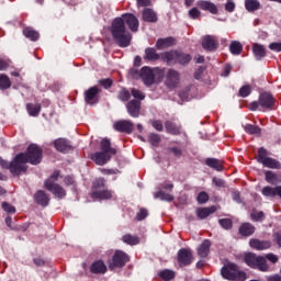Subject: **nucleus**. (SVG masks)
<instances>
[{
    "mask_svg": "<svg viewBox=\"0 0 281 281\" xmlns=\"http://www.w3.org/2000/svg\"><path fill=\"white\" fill-rule=\"evenodd\" d=\"M138 30L139 20L133 13H123L122 16L114 18L109 26V32L114 43L122 48L131 47V42L133 41L131 32H137Z\"/></svg>",
    "mask_w": 281,
    "mask_h": 281,
    "instance_id": "obj_1",
    "label": "nucleus"
},
{
    "mask_svg": "<svg viewBox=\"0 0 281 281\" xmlns=\"http://www.w3.org/2000/svg\"><path fill=\"white\" fill-rule=\"evenodd\" d=\"M101 151H97L92 155L91 159L97 166H104L111 161L113 155H117V149L111 147V139L103 138L100 142Z\"/></svg>",
    "mask_w": 281,
    "mask_h": 281,
    "instance_id": "obj_2",
    "label": "nucleus"
},
{
    "mask_svg": "<svg viewBox=\"0 0 281 281\" xmlns=\"http://www.w3.org/2000/svg\"><path fill=\"white\" fill-rule=\"evenodd\" d=\"M192 60V55L179 50H169L162 53V63H167L169 67L173 65H189Z\"/></svg>",
    "mask_w": 281,
    "mask_h": 281,
    "instance_id": "obj_3",
    "label": "nucleus"
},
{
    "mask_svg": "<svg viewBox=\"0 0 281 281\" xmlns=\"http://www.w3.org/2000/svg\"><path fill=\"white\" fill-rule=\"evenodd\" d=\"M221 276L224 280L229 281H245L247 280V273L238 267L236 263H226L221 269Z\"/></svg>",
    "mask_w": 281,
    "mask_h": 281,
    "instance_id": "obj_4",
    "label": "nucleus"
},
{
    "mask_svg": "<svg viewBox=\"0 0 281 281\" xmlns=\"http://www.w3.org/2000/svg\"><path fill=\"white\" fill-rule=\"evenodd\" d=\"M263 109L265 111H273L276 106V98L271 92H262L259 94L258 101H252L249 104L250 111H258V108Z\"/></svg>",
    "mask_w": 281,
    "mask_h": 281,
    "instance_id": "obj_5",
    "label": "nucleus"
},
{
    "mask_svg": "<svg viewBox=\"0 0 281 281\" xmlns=\"http://www.w3.org/2000/svg\"><path fill=\"white\" fill-rule=\"evenodd\" d=\"M244 262L250 267V269H258V271H262L263 273L269 271V263H267V259L254 252H247L244 256Z\"/></svg>",
    "mask_w": 281,
    "mask_h": 281,
    "instance_id": "obj_6",
    "label": "nucleus"
},
{
    "mask_svg": "<svg viewBox=\"0 0 281 281\" xmlns=\"http://www.w3.org/2000/svg\"><path fill=\"white\" fill-rule=\"evenodd\" d=\"M22 155H24L26 164H31V166H38L43 161V148L36 144L29 145Z\"/></svg>",
    "mask_w": 281,
    "mask_h": 281,
    "instance_id": "obj_7",
    "label": "nucleus"
},
{
    "mask_svg": "<svg viewBox=\"0 0 281 281\" xmlns=\"http://www.w3.org/2000/svg\"><path fill=\"white\" fill-rule=\"evenodd\" d=\"M25 160V154H18L12 161H10V169L12 176L21 177V175H25L27 172V165Z\"/></svg>",
    "mask_w": 281,
    "mask_h": 281,
    "instance_id": "obj_8",
    "label": "nucleus"
},
{
    "mask_svg": "<svg viewBox=\"0 0 281 281\" xmlns=\"http://www.w3.org/2000/svg\"><path fill=\"white\" fill-rule=\"evenodd\" d=\"M267 149L265 147H260L258 149L257 161L258 164H262L263 168H270L271 170H281L280 160L268 157Z\"/></svg>",
    "mask_w": 281,
    "mask_h": 281,
    "instance_id": "obj_9",
    "label": "nucleus"
},
{
    "mask_svg": "<svg viewBox=\"0 0 281 281\" xmlns=\"http://www.w3.org/2000/svg\"><path fill=\"white\" fill-rule=\"evenodd\" d=\"M127 262H131L128 254L123 250H115L112 257V262L109 265V269L110 271H113L114 269H122L123 267H126Z\"/></svg>",
    "mask_w": 281,
    "mask_h": 281,
    "instance_id": "obj_10",
    "label": "nucleus"
},
{
    "mask_svg": "<svg viewBox=\"0 0 281 281\" xmlns=\"http://www.w3.org/2000/svg\"><path fill=\"white\" fill-rule=\"evenodd\" d=\"M102 90L98 86L90 87L83 92V100L89 106H95L100 102V93Z\"/></svg>",
    "mask_w": 281,
    "mask_h": 281,
    "instance_id": "obj_11",
    "label": "nucleus"
},
{
    "mask_svg": "<svg viewBox=\"0 0 281 281\" xmlns=\"http://www.w3.org/2000/svg\"><path fill=\"white\" fill-rule=\"evenodd\" d=\"M192 250L189 248H181L178 250L177 261L179 267H190L192 265Z\"/></svg>",
    "mask_w": 281,
    "mask_h": 281,
    "instance_id": "obj_12",
    "label": "nucleus"
},
{
    "mask_svg": "<svg viewBox=\"0 0 281 281\" xmlns=\"http://www.w3.org/2000/svg\"><path fill=\"white\" fill-rule=\"evenodd\" d=\"M181 80V75L176 69H169L166 74L165 85L168 89H177Z\"/></svg>",
    "mask_w": 281,
    "mask_h": 281,
    "instance_id": "obj_13",
    "label": "nucleus"
},
{
    "mask_svg": "<svg viewBox=\"0 0 281 281\" xmlns=\"http://www.w3.org/2000/svg\"><path fill=\"white\" fill-rule=\"evenodd\" d=\"M45 188L48 190V192H52L54 196H57V199H65V196H67V191H65L60 184L54 182L53 180H46Z\"/></svg>",
    "mask_w": 281,
    "mask_h": 281,
    "instance_id": "obj_14",
    "label": "nucleus"
},
{
    "mask_svg": "<svg viewBox=\"0 0 281 281\" xmlns=\"http://www.w3.org/2000/svg\"><path fill=\"white\" fill-rule=\"evenodd\" d=\"M113 128L114 131H117V133H126V135H131L135 130V124L128 120H121L113 124Z\"/></svg>",
    "mask_w": 281,
    "mask_h": 281,
    "instance_id": "obj_15",
    "label": "nucleus"
},
{
    "mask_svg": "<svg viewBox=\"0 0 281 281\" xmlns=\"http://www.w3.org/2000/svg\"><path fill=\"white\" fill-rule=\"evenodd\" d=\"M126 111L131 117H139L142 115V101L133 99L126 103Z\"/></svg>",
    "mask_w": 281,
    "mask_h": 281,
    "instance_id": "obj_16",
    "label": "nucleus"
},
{
    "mask_svg": "<svg viewBox=\"0 0 281 281\" xmlns=\"http://www.w3.org/2000/svg\"><path fill=\"white\" fill-rule=\"evenodd\" d=\"M140 78L146 87L155 85V71L148 66L140 69Z\"/></svg>",
    "mask_w": 281,
    "mask_h": 281,
    "instance_id": "obj_17",
    "label": "nucleus"
},
{
    "mask_svg": "<svg viewBox=\"0 0 281 281\" xmlns=\"http://www.w3.org/2000/svg\"><path fill=\"white\" fill-rule=\"evenodd\" d=\"M143 60L146 63H157V60H164V53H157V48L147 47L145 48V54Z\"/></svg>",
    "mask_w": 281,
    "mask_h": 281,
    "instance_id": "obj_18",
    "label": "nucleus"
},
{
    "mask_svg": "<svg viewBox=\"0 0 281 281\" xmlns=\"http://www.w3.org/2000/svg\"><path fill=\"white\" fill-rule=\"evenodd\" d=\"M202 47L205 52H216L218 49V40L214 35H206L202 38Z\"/></svg>",
    "mask_w": 281,
    "mask_h": 281,
    "instance_id": "obj_19",
    "label": "nucleus"
},
{
    "mask_svg": "<svg viewBox=\"0 0 281 281\" xmlns=\"http://www.w3.org/2000/svg\"><path fill=\"white\" fill-rule=\"evenodd\" d=\"M53 144L58 153L67 154L70 150H74V146L71 145V142L66 138H57L54 140Z\"/></svg>",
    "mask_w": 281,
    "mask_h": 281,
    "instance_id": "obj_20",
    "label": "nucleus"
},
{
    "mask_svg": "<svg viewBox=\"0 0 281 281\" xmlns=\"http://www.w3.org/2000/svg\"><path fill=\"white\" fill-rule=\"evenodd\" d=\"M249 246L257 251H263L271 248V241L252 238L249 240Z\"/></svg>",
    "mask_w": 281,
    "mask_h": 281,
    "instance_id": "obj_21",
    "label": "nucleus"
},
{
    "mask_svg": "<svg viewBox=\"0 0 281 281\" xmlns=\"http://www.w3.org/2000/svg\"><path fill=\"white\" fill-rule=\"evenodd\" d=\"M198 8L204 12H210L211 14H218V7L214 2L207 0L198 1Z\"/></svg>",
    "mask_w": 281,
    "mask_h": 281,
    "instance_id": "obj_22",
    "label": "nucleus"
},
{
    "mask_svg": "<svg viewBox=\"0 0 281 281\" xmlns=\"http://www.w3.org/2000/svg\"><path fill=\"white\" fill-rule=\"evenodd\" d=\"M239 235L245 238H249V236H254L256 234V226L249 222H245L239 226Z\"/></svg>",
    "mask_w": 281,
    "mask_h": 281,
    "instance_id": "obj_23",
    "label": "nucleus"
},
{
    "mask_svg": "<svg viewBox=\"0 0 281 281\" xmlns=\"http://www.w3.org/2000/svg\"><path fill=\"white\" fill-rule=\"evenodd\" d=\"M34 201L35 203H37V205H42V207H47V205H49V195H47L45 191L38 190L34 194Z\"/></svg>",
    "mask_w": 281,
    "mask_h": 281,
    "instance_id": "obj_24",
    "label": "nucleus"
},
{
    "mask_svg": "<svg viewBox=\"0 0 281 281\" xmlns=\"http://www.w3.org/2000/svg\"><path fill=\"white\" fill-rule=\"evenodd\" d=\"M211 247L212 241L210 239H204L202 244L198 247V256H200V258H207L210 256Z\"/></svg>",
    "mask_w": 281,
    "mask_h": 281,
    "instance_id": "obj_25",
    "label": "nucleus"
},
{
    "mask_svg": "<svg viewBox=\"0 0 281 281\" xmlns=\"http://www.w3.org/2000/svg\"><path fill=\"white\" fill-rule=\"evenodd\" d=\"M252 53L256 60H262V58L267 57V48L265 47V45L259 43L252 44Z\"/></svg>",
    "mask_w": 281,
    "mask_h": 281,
    "instance_id": "obj_26",
    "label": "nucleus"
},
{
    "mask_svg": "<svg viewBox=\"0 0 281 281\" xmlns=\"http://www.w3.org/2000/svg\"><path fill=\"white\" fill-rule=\"evenodd\" d=\"M176 43L175 37H166V38H158L156 42V49H168V47H172Z\"/></svg>",
    "mask_w": 281,
    "mask_h": 281,
    "instance_id": "obj_27",
    "label": "nucleus"
},
{
    "mask_svg": "<svg viewBox=\"0 0 281 281\" xmlns=\"http://www.w3.org/2000/svg\"><path fill=\"white\" fill-rule=\"evenodd\" d=\"M165 130L168 135H181V125H178L172 121L165 122Z\"/></svg>",
    "mask_w": 281,
    "mask_h": 281,
    "instance_id": "obj_28",
    "label": "nucleus"
},
{
    "mask_svg": "<svg viewBox=\"0 0 281 281\" xmlns=\"http://www.w3.org/2000/svg\"><path fill=\"white\" fill-rule=\"evenodd\" d=\"M216 212V206H206V207H199L196 209V216L200 218V221H204V218H207L210 214H214Z\"/></svg>",
    "mask_w": 281,
    "mask_h": 281,
    "instance_id": "obj_29",
    "label": "nucleus"
},
{
    "mask_svg": "<svg viewBox=\"0 0 281 281\" xmlns=\"http://www.w3.org/2000/svg\"><path fill=\"white\" fill-rule=\"evenodd\" d=\"M205 166H209V168H212L217 172H223V170H225V167H223V162L217 158H206Z\"/></svg>",
    "mask_w": 281,
    "mask_h": 281,
    "instance_id": "obj_30",
    "label": "nucleus"
},
{
    "mask_svg": "<svg viewBox=\"0 0 281 281\" xmlns=\"http://www.w3.org/2000/svg\"><path fill=\"white\" fill-rule=\"evenodd\" d=\"M143 21H145L146 23H157V13H155L153 9L145 8L143 10Z\"/></svg>",
    "mask_w": 281,
    "mask_h": 281,
    "instance_id": "obj_31",
    "label": "nucleus"
},
{
    "mask_svg": "<svg viewBox=\"0 0 281 281\" xmlns=\"http://www.w3.org/2000/svg\"><path fill=\"white\" fill-rule=\"evenodd\" d=\"M91 273L102 274L106 272V265L102 260L94 261L90 266Z\"/></svg>",
    "mask_w": 281,
    "mask_h": 281,
    "instance_id": "obj_32",
    "label": "nucleus"
},
{
    "mask_svg": "<svg viewBox=\"0 0 281 281\" xmlns=\"http://www.w3.org/2000/svg\"><path fill=\"white\" fill-rule=\"evenodd\" d=\"M91 196L92 199H100L101 201H104L113 198V191L111 190L92 191Z\"/></svg>",
    "mask_w": 281,
    "mask_h": 281,
    "instance_id": "obj_33",
    "label": "nucleus"
},
{
    "mask_svg": "<svg viewBox=\"0 0 281 281\" xmlns=\"http://www.w3.org/2000/svg\"><path fill=\"white\" fill-rule=\"evenodd\" d=\"M23 34H24L25 38H29V41H33L34 43H36V41H38L41 38V33H38V31H35L34 29H32L30 26L24 27Z\"/></svg>",
    "mask_w": 281,
    "mask_h": 281,
    "instance_id": "obj_34",
    "label": "nucleus"
},
{
    "mask_svg": "<svg viewBox=\"0 0 281 281\" xmlns=\"http://www.w3.org/2000/svg\"><path fill=\"white\" fill-rule=\"evenodd\" d=\"M41 109H42L41 103H36V104L27 103L26 104V111L31 117H38V115L41 113Z\"/></svg>",
    "mask_w": 281,
    "mask_h": 281,
    "instance_id": "obj_35",
    "label": "nucleus"
},
{
    "mask_svg": "<svg viewBox=\"0 0 281 281\" xmlns=\"http://www.w3.org/2000/svg\"><path fill=\"white\" fill-rule=\"evenodd\" d=\"M245 8L247 12H257V10H260L262 5L258 0H245Z\"/></svg>",
    "mask_w": 281,
    "mask_h": 281,
    "instance_id": "obj_36",
    "label": "nucleus"
},
{
    "mask_svg": "<svg viewBox=\"0 0 281 281\" xmlns=\"http://www.w3.org/2000/svg\"><path fill=\"white\" fill-rule=\"evenodd\" d=\"M229 52L233 56H240L243 54V44L238 41L231 42Z\"/></svg>",
    "mask_w": 281,
    "mask_h": 281,
    "instance_id": "obj_37",
    "label": "nucleus"
},
{
    "mask_svg": "<svg viewBox=\"0 0 281 281\" xmlns=\"http://www.w3.org/2000/svg\"><path fill=\"white\" fill-rule=\"evenodd\" d=\"M123 243H125V245H130L131 247L135 246V245H139L140 239L138 236L135 235H131V234H125L122 237Z\"/></svg>",
    "mask_w": 281,
    "mask_h": 281,
    "instance_id": "obj_38",
    "label": "nucleus"
},
{
    "mask_svg": "<svg viewBox=\"0 0 281 281\" xmlns=\"http://www.w3.org/2000/svg\"><path fill=\"white\" fill-rule=\"evenodd\" d=\"M261 194L262 196L273 199L274 196H278V187H263L261 190Z\"/></svg>",
    "mask_w": 281,
    "mask_h": 281,
    "instance_id": "obj_39",
    "label": "nucleus"
},
{
    "mask_svg": "<svg viewBox=\"0 0 281 281\" xmlns=\"http://www.w3.org/2000/svg\"><path fill=\"white\" fill-rule=\"evenodd\" d=\"M244 130L248 135H260L262 133V128H260V126L249 123L244 126Z\"/></svg>",
    "mask_w": 281,
    "mask_h": 281,
    "instance_id": "obj_40",
    "label": "nucleus"
},
{
    "mask_svg": "<svg viewBox=\"0 0 281 281\" xmlns=\"http://www.w3.org/2000/svg\"><path fill=\"white\" fill-rule=\"evenodd\" d=\"M106 187V180L104 178L95 179L92 182V192H100Z\"/></svg>",
    "mask_w": 281,
    "mask_h": 281,
    "instance_id": "obj_41",
    "label": "nucleus"
},
{
    "mask_svg": "<svg viewBox=\"0 0 281 281\" xmlns=\"http://www.w3.org/2000/svg\"><path fill=\"white\" fill-rule=\"evenodd\" d=\"M12 87V81H10V77L8 75L2 74L0 75V89L1 91H5Z\"/></svg>",
    "mask_w": 281,
    "mask_h": 281,
    "instance_id": "obj_42",
    "label": "nucleus"
},
{
    "mask_svg": "<svg viewBox=\"0 0 281 281\" xmlns=\"http://www.w3.org/2000/svg\"><path fill=\"white\" fill-rule=\"evenodd\" d=\"M155 199H160V201H167L168 203L175 201V196L170 193L164 191H158L155 193Z\"/></svg>",
    "mask_w": 281,
    "mask_h": 281,
    "instance_id": "obj_43",
    "label": "nucleus"
},
{
    "mask_svg": "<svg viewBox=\"0 0 281 281\" xmlns=\"http://www.w3.org/2000/svg\"><path fill=\"white\" fill-rule=\"evenodd\" d=\"M159 278L164 281L175 280V271L165 269L158 273Z\"/></svg>",
    "mask_w": 281,
    "mask_h": 281,
    "instance_id": "obj_44",
    "label": "nucleus"
},
{
    "mask_svg": "<svg viewBox=\"0 0 281 281\" xmlns=\"http://www.w3.org/2000/svg\"><path fill=\"white\" fill-rule=\"evenodd\" d=\"M117 98L121 100V102H128V100H131V91H128L126 88H122L119 91Z\"/></svg>",
    "mask_w": 281,
    "mask_h": 281,
    "instance_id": "obj_45",
    "label": "nucleus"
},
{
    "mask_svg": "<svg viewBox=\"0 0 281 281\" xmlns=\"http://www.w3.org/2000/svg\"><path fill=\"white\" fill-rule=\"evenodd\" d=\"M148 142L151 144L155 148L159 146V143L161 142V136L157 133H149L148 135Z\"/></svg>",
    "mask_w": 281,
    "mask_h": 281,
    "instance_id": "obj_46",
    "label": "nucleus"
},
{
    "mask_svg": "<svg viewBox=\"0 0 281 281\" xmlns=\"http://www.w3.org/2000/svg\"><path fill=\"white\" fill-rule=\"evenodd\" d=\"M239 98H249L251 95V86L245 85L238 91Z\"/></svg>",
    "mask_w": 281,
    "mask_h": 281,
    "instance_id": "obj_47",
    "label": "nucleus"
},
{
    "mask_svg": "<svg viewBox=\"0 0 281 281\" xmlns=\"http://www.w3.org/2000/svg\"><path fill=\"white\" fill-rule=\"evenodd\" d=\"M196 201L199 205H203L210 201V194H207L205 191H201L196 196Z\"/></svg>",
    "mask_w": 281,
    "mask_h": 281,
    "instance_id": "obj_48",
    "label": "nucleus"
},
{
    "mask_svg": "<svg viewBox=\"0 0 281 281\" xmlns=\"http://www.w3.org/2000/svg\"><path fill=\"white\" fill-rule=\"evenodd\" d=\"M265 177L267 183H276L278 181V175L271 170L266 171Z\"/></svg>",
    "mask_w": 281,
    "mask_h": 281,
    "instance_id": "obj_49",
    "label": "nucleus"
},
{
    "mask_svg": "<svg viewBox=\"0 0 281 281\" xmlns=\"http://www.w3.org/2000/svg\"><path fill=\"white\" fill-rule=\"evenodd\" d=\"M218 223L223 229H232L234 227V222L231 218H221Z\"/></svg>",
    "mask_w": 281,
    "mask_h": 281,
    "instance_id": "obj_50",
    "label": "nucleus"
},
{
    "mask_svg": "<svg viewBox=\"0 0 281 281\" xmlns=\"http://www.w3.org/2000/svg\"><path fill=\"white\" fill-rule=\"evenodd\" d=\"M98 85H100V87H103V89H111L113 87V79L111 78L100 79L98 81Z\"/></svg>",
    "mask_w": 281,
    "mask_h": 281,
    "instance_id": "obj_51",
    "label": "nucleus"
},
{
    "mask_svg": "<svg viewBox=\"0 0 281 281\" xmlns=\"http://www.w3.org/2000/svg\"><path fill=\"white\" fill-rule=\"evenodd\" d=\"M131 94L133 95V98H135L134 100H138L139 102H142V100H145L146 98V94H144V92L135 88L131 90Z\"/></svg>",
    "mask_w": 281,
    "mask_h": 281,
    "instance_id": "obj_52",
    "label": "nucleus"
},
{
    "mask_svg": "<svg viewBox=\"0 0 281 281\" xmlns=\"http://www.w3.org/2000/svg\"><path fill=\"white\" fill-rule=\"evenodd\" d=\"M149 122L155 131H158V133L164 132V123L161 120H150Z\"/></svg>",
    "mask_w": 281,
    "mask_h": 281,
    "instance_id": "obj_53",
    "label": "nucleus"
},
{
    "mask_svg": "<svg viewBox=\"0 0 281 281\" xmlns=\"http://www.w3.org/2000/svg\"><path fill=\"white\" fill-rule=\"evenodd\" d=\"M250 218L251 221H254L255 223H259L260 221H262L265 218V212L259 211V212H252L250 214Z\"/></svg>",
    "mask_w": 281,
    "mask_h": 281,
    "instance_id": "obj_54",
    "label": "nucleus"
},
{
    "mask_svg": "<svg viewBox=\"0 0 281 281\" xmlns=\"http://www.w3.org/2000/svg\"><path fill=\"white\" fill-rule=\"evenodd\" d=\"M168 151L172 153V155L176 156L178 159L183 157V149L179 147H168Z\"/></svg>",
    "mask_w": 281,
    "mask_h": 281,
    "instance_id": "obj_55",
    "label": "nucleus"
},
{
    "mask_svg": "<svg viewBox=\"0 0 281 281\" xmlns=\"http://www.w3.org/2000/svg\"><path fill=\"white\" fill-rule=\"evenodd\" d=\"M2 210L8 214H14L16 212V209L8 202H2Z\"/></svg>",
    "mask_w": 281,
    "mask_h": 281,
    "instance_id": "obj_56",
    "label": "nucleus"
},
{
    "mask_svg": "<svg viewBox=\"0 0 281 281\" xmlns=\"http://www.w3.org/2000/svg\"><path fill=\"white\" fill-rule=\"evenodd\" d=\"M10 65H12V60L0 58V71H5L10 68Z\"/></svg>",
    "mask_w": 281,
    "mask_h": 281,
    "instance_id": "obj_57",
    "label": "nucleus"
},
{
    "mask_svg": "<svg viewBox=\"0 0 281 281\" xmlns=\"http://www.w3.org/2000/svg\"><path fill=\"white\" fill-rule=\"evenodd\" d=\"M148 216V210L146 209H140L139 212L136 215L137 221H144Z\"/></svg>",
    "mask_w": 281,
    "mask_h": 281,
    "instance_id": "obj_58",
    "label": "nucleus"
},
{
    "mask_svg": "<svg viewBox=\"0 0 281 281\" xmlns=\"http://www.w3.org/2000/svg\"><path fill=\"white\" fill-rule=\"evenodd\" d=\"M189 16L190 19H199L201 16V11H199L198 8H192L190 11H189Z\"/></svg>",
    "mask_w": 281,
    "mask_h": 281,
    "instance_id": "obj_59",
    "label": "nucleus"
},
{
    "mask_svg": "<svg viewBox=\"0 0 281 281\" xmlns=\"http://www.w3.org/2000/svg\"><path fill=\"white\" fill-rule=\"evenodd\" d=\"M271 52H281V42H272L269 44Z\"/></svg>",
    "mask_w": 281,
    "mask_h": 281,
    "instance_id": "obj_60",
    "label": "nucleus"
},
{
    "mask_svg": "<svg viewBox=\"0 0 281 281\" xmlns=\"http://www.w3.org/2000/svg\"><path fill=\"white\" fill-rule=\"evenodd\" d=\"M225 10L226 12H234V10H236V4L234 3V1L227 0V2L225 3Z\"/></svg>",
    "mask_w": 281,
    "mask_h": 281,
    "instance_id": "obj_61",
    "label": "nucleus"
},
{
    "mask_svg": "<svg viewBox=\"0 0 281 281\" xmlns=\"http://www.w3.org/2000/svg\"><path fill=\"white\" fill-rule=\"evenodd\" d=\"M212 182L214 183V186H216V188H225V180L221 178L214 177Z\"/></svg>",
    "mask_w": 281,
    "mask_h": 281,
    "instance_id": "obj_62",
    "label": "nucleus"
},
{
    "mask_svg": "<svg viewBox=\"0 0 281 281\" xmlns=\"http://www.w3.org/2000/svg\"><path fill=\"white\" fill-rule=\"evenodd\" d=\"M102 175H117L120 170L117 169H101Z\"/></svg>",
    "mask_w": 281,
    "mask_h": 281,
    "instance_id": "obj_63",
    "label": "nucleus"
},
{
    "mask_svg": "<svg viewBox=\"0 0 281 281\" xmlns=\"http://www.w3.org/2000/svg\"><path fill=\"white\" fill-rule=\"evenodd\" d=\"M267 281H281L280 274H273L267 278Z\"/></svg>",
    "mask_w": 281,
    "mask_h": 281,
    "instance_id": "obj_64",
    "label": "nucleus"
}]
</instances>
